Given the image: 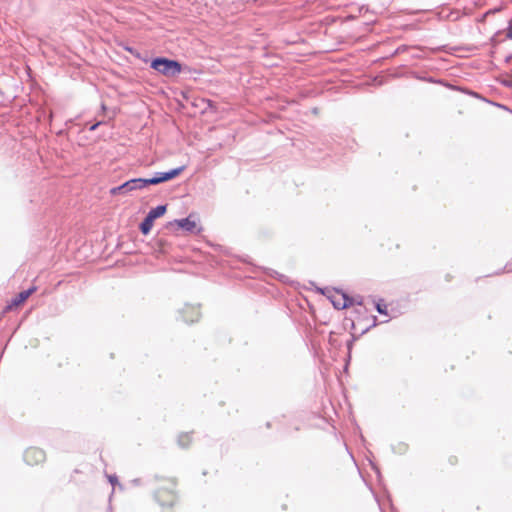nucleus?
<instances>
[{
	"label": "nucleus",
	"mask_w": 512,
	"mask_h": 512,
	"mask_svg": "<svg viewBox=\"0 0 512 512\" xmlns=\"http://www.w3.org/2000/svg\"><path fill=\"white\" fill-rule=\"evenodd\" d=\"M184 167H178L167 172H156L152 178H134L123 183L125 193L142 190L149 185H157L177 177Z\"/></svg>",
	"instance_id": "obj_1"
},
{
	"label": "nucleus",
	"mask_w": 512,
	"mask_h": 512,
	"mask_svg": "<svg viewBox=\"0 0 512 512\" xmlns=\"http://www.w3.org/2000/svg\"><path fill=\"white\" fill-rule=\"evenodd\" d=\"M151 67L167 77H173L181 72V64L178 61L167 58H155L151 62Z\"/></svg>",
	"instance_id": "obj_2"
},
{
	"label": "nucleus",
	"mask_w": 512,
	"mask_h": 512,
	"mask_svg": "<svg viewBox=\"0 0 512 512\" xmlns=\"http://www.w3.org/2000/svg\"><path fill=\"white\" fill-rule=\"evenodd\" d=\"M32 295V286L28 287L26 290L20 292L15 297H13L3 308L2 313H8L10 311L16 310L20 305H22L30 296Z\"/></svg>",
	"instance_id": "obj_3"
},
{
	"label": "nucleus",
	"mask_w": 512,
	"mask_h": 512,
	"mask_svg": "<svg viewBox=\"0 0 512 512\" xmlns=\"http://www.w3.org/2000/svg\"><path fill=\"white\" fill-rule=\"evenodd\" d=\"M330 298H331V302H332L333 306L336 309H345L352 304L351 299L345 294H340L338 296H332Z\"/></svg>",
	"instance_id": "obj_4"
},
{
	"label": "nucleus",
	"mask_w": 512,
	"mask_h": 512,
	"mask_svg": "<svg viewBox=\"0 0 512 512\" xmlns=\"http://www.w3.org/2000/svg\"><path fill=\"white\" fill-rule=\"evenodd\" d=\"M191 218L192 216L190 215L184 219H177L174 221V223L185 231L194 232L196 230L197 224L196 221L192 220Z\"/></svg>",
	"instance_id": "obj_5"
},
{
	"label": "nucleus",
	"mask_w": 512,
	"mask_h": 512,
	"mask_svg": "<svg viewBox=\"0 0 512 512\" xmlns=\"http://www.w3.org/2000/svg\"><path fill=\"white\" fill-rule=\"evenodd\" d=\"M156 498L162 506H172L175 501V496L172 493L161 489L156 493Z\"/></svg>",
	"instance_id": "obj_6"
},
{
	"label": "nucleus",
	"mask_w": 512,
	"mask_h": 512,
	"mask_svg": "<svg viewBox=\"0 0 512 512\" xmlns=\"http://www.w3.org/2000/svg\"><path fill=\"white\" fill-rule=\"evenodd\" d=\"M184 320L189 323L197 321L200 317V311L198 307L187 306L184 310Z\"/></svg>",
	"instance_id": "obj_7"
},
{
	"label": "nucleus",
	"mask_w": 512,
	"mask_h": 512,
	"mask_svg": "<svg viewBox=\"0 0 512 512\" xmlns=\"http://www.w3.org/2000/svg\"><path fill=\"white\" fill-rule=\"evenodd\" d=\"M166 212V205H159L155 208H152L149 212H148V216L150 218H152L153 220L163 216Z\"/></svg>",
	"instance_id": "obj_8"
},
{
	"label": "nucleus",
	"mask_w": 512,
	"mask_h": 512,
	"mask_svg": "<svg viewBox=\"0 0 512 512\" xmlns=\"http://www.w3.org/2000/svg\"><path fill=\"white\" fill-rule=\"evenodd\" d=\"M154 220L150 218L148 215L144 218L142 223L140 224V230L143 234H148L152 229Z\"/></svg>",
	"instance_id": "obj_9"
},
{
	"label": "nucleus",
	"mask_w": 512,
	"mask_h": 512,
	"mask_svg": "<svg viewBox=\"0 0 512 512\" xmlns=\"http://www.w3.org/2000/svg\"><path fill=\"white\" fill-rule=\"evenodd\" d=\"M190 440H191L190 435L188 433H184V434L179 435L178 444L184 448V447L188 446Z\"/></svg>",
	"instance_id": "obj_10"
},
{
	"label": "nucleus",
	"mask_w": 512,
	"mask_h": 512,
	"mask_svg": "<svg viewBox=\"0 0 512 512\" xmlns=\"http://www.w3.org/2000/svg\"><path fill=\"white\" fill-rule=\"evenodd\" d=\"M110 194L112 196H116V195H119V194H123L125 195V190L123 189V184L119 185V186H116V187H113L110 189Z\"/></svg>",
	"instance_id": "obj_11"
},
{
	"label": "nucleus",
	"mask_w": 512,
	"mask_h": 512,
	"mask_svg": "<svg viewBox=\"0 0 512 512\" xmlns=\"http://www.w3.org/2000/svg\"><path fill=\"white\" fill-rule=\"evenodd\" d=\"M44 459V452L41 449L34 448V461H42Z\"/></svg>",
	"instance_id": "obj_12"
},
{
	"label": "nucleus",
	"mask_w": 512,
	"mask_h": 512,
	"mask_svg": "<svg viewBox=\"0 0 512 512\" xmlns=\"http://www.w3.org/2000/svg\"><path fill=\"white\" fill-rule=\"evenodd\" d=\"M376 309L380 314H387V308H386V305H384V304L377 303Z\"/></svg>",
	"instance_id": "obj_13"
},
{
	"label": "nucleus",
	"mask_w": 512,
	"mask_h": 512,
	"mask_svg": "<svg viewBox=\"0 0 512 512\" xmlns=\"http://www.w3.org/2000/svg\"><path fill=\"white\" fill-rule=\"evenodd\" d=\"M506 37L508 39H512V19L509 22V25H508V28H507V31H506Z\"/></svg>",
	"instance_id": "obj_14"
},
{
	"label": "nucleus",
	"mask_w": 512,
	"mask_h": 512,
	"mask_svg": "<svg viewBox=\"0 0 512 512\" xmlns=\"http://www.w3.org/2000/svg\"><path fill=\"white\" fill-rule=\"evenodd\" d=\"M108 480L109 482L114 486L115 484L118 483V479H117V476L116 475H109L108 476Z\"/></svg>",
	"instance_id": "obj_15"
},
{
	"label": "nucleus",
	"mask_w": 512,
	"mask_h": 512,
	"mask_svg": "<svg viewBox=\"0 0 512 512\" xmlns=\"http://www.w3.org/2000/svg\"><path fill=\"white\" fill-rule=\"evenodd\" d=\"M28 455H29V451L27 450L24 453V460L29 464Z\"/></svg>",
	"instance_id": "obj_16"
},
{
	"label": "nucleus",
	"mask_w": 512,
	"mask_h": 512,
	"mask_svg": "<svg viewBox=\"0 0 512 512\" xmlns=\"http://www.w3.org/2000/svg\"><path fill=\"white\" fill-rule=\"evenodd\" d=\"M115 265H116V266L125 265V261H124V259H123V260H118V261H116V264H115Z\"/></svg>",
	"instance_id": "obj_17"
},
{
	"label": "nucleus",
	"mask_w": 512,
	"mask_h": 512,
	"mask_svg": "<svg viewBox=\"0 0 512 512\" xmlns=\"http://www.w3.org/2000/svg\"><path fill=\"white\" fill-rule=\"evenodd\" d=\"M505 270H506L507 272H511V271H512V268H509V267H508V265H506V266H505Z\"/></svg>",
	"instance_id": "obj_18"
},
{
	"label": "nucleus",
	"mask_w": 512,
	"mask_h": 512,
	"mask_svg": "<svg viewBox=\"0 0 512 512\" xmlns=\"http://www.w3.org/2000/svg\"><path fill=\"white\" fill-rule=\"evenodd\" d=\"M98 124H95L91 127V130H94L97 127Z\"/></svg>",
	"instance_id": "obj_19"
}]
</instances>
